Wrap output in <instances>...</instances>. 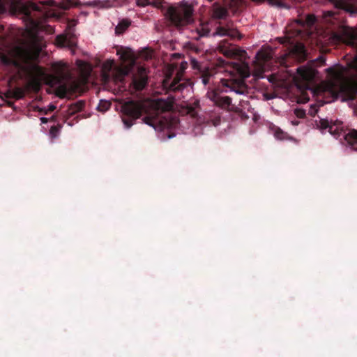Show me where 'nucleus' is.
Wrapping results in <instances>:
<instances>
[{
	"mask_svg": "<svg viewBox=\"0 0 357 357\" xmlns=\"http://www.w3.org/2000/svg\"><path fill=\"white\" fill-rule=\"evenodd\" d=\"M38 57V52L23 46H16L8 53L0 52V61L13 70V74L7 79L9 89L4 93L6 98L20 99L24 97V92L22 89L13 88L20 79L26 81L29 86L34 91L40 89L45 72L35 63Z\"/></svg>",
	"mask_w": 357,
	"mask_h": 357,
	"instance_id": "obj_1",
	"label": "nucleus"
},
{
	"mask_svg": "<svg viewBox=\"0 0 357 357\" xmlns=\"http://www.w3.org/2000/svg\"><path fill=\"white\" fill-rule=\"evenodd\" d=\"M329 80L321 86V94L327 98L326 102H331L337 99L340 95L351 93L350 98H354L357 93V86L347 77V68L337 65L326 70Z\"/></svg>",
	"mask_w": 357,
	"mask_h": 357,
	"instance_id": "obj_2",
	"label": "nucleus"
},
{
	"mask_svg": "<svg viewBox=\"0 0 357 357\" xmlns=\"http://www.w3.org/2000/svg\"><path fill=\"white\" fill-rule=\"evenodd\" d=\"M219 64L226 68L230 78L222 79V86L225 88L222 92L234 91L237 94H244L248 91L245 79L250 77V69L248 63L239 61L238 62H225L223 59L218 60Z\"/></svg>",
	"mask_w": 357,
	"mask_h": 357,
	"instance_id": "obj_3",
	"label": "nucleus"
},
{
	"mask_svg": "<svg viewBox=\"0 0 357 357\" xmlns=\"http://www.w3.org/2000/svg\"><path fill=\"white\" fill-rule=\"evenodd\" d=\"M194 9L191 4L182 1L168 8L166 17L172 26L181 29L193 22Z\"/></svg>",
	"mask_w": 357,
	"mask_h": 357,
	"instance_id": "obj_4",
	"label": "nucleus"
},
{
	"mask_svg": "<svg viewBox=\"0 0 357 357\" xmlns=\"http://www.w3.org/2000/svg\"><path fill=\"white\" fill-rule=\"evenodd\" d=\"M149 108L142 101L129 100L121 106V119L126 128H130L134 122L144 114H148Z\"/></svg>",
	"mask_w": 357,
	"mask_h": 357,
	"instance_id": "obj_5",
	"label": "nucleus"
},
{
	"mask_svg": "<svg viewBox=\"0 0 357 357\" xmlns=\"http://www.w3.org/2000/svg\"><path fill=\"white\" fill-rule=\"evenodd\" d=\"M318 126L321 130L328 129V132L338 139L342 137L347 144L354 151H357V130H351L346 133L342 128V123H332L327 119H321Z\"/></svg>",
	"mask_w": 357,
	"mask_h": 357,
	"instance_id": "obj_6",
	"label": "nucleus"
},
{
	"mask_svg": "<svg viewBox=\"0 0 357 357\" xmlns=\"http://www.w3.org/2000/svg\"><path fill=\"white\" fill-rule=\"evenodd\" d=\"M294 58L299 62H303L307 59V51L305 47L302 43L295 44L288 54H284L280 57L281 65L288 66V59Z\"/></svg>",
	"mask_w": 357,
	"mask_h": 357,
	"instance_id": "obj_7",
	"label": "nucleus"
},
{
	"mask_svg": "<svg viewBox=\"0 0 357 357\" xmlns=\"http://www.w3.org/2000/svg\"><path fill=\"white\" fill-rule=\"evenodd\" d=\"M190 84L189 81L183 79L181 73H178L172 81L169 77H166L162 82V86L167 93L181 92Z\"/></svg>",
	"mask_w": 357,
	"mask_h": 357,
	"instance_id": "obj_8",
	"label": "nucleus"
},
{
	"mask_svg": "<svg viewBox=\"0 0 357 357\" xmlns=\"http://www.w3.org/2000/svg\"><path fill=\"white\" fill-rule=\"evenodd\" d=\"M213 35L220 36H229L231 38L241 39L243 35L237 30L234 23L231 20L220 22Z\"/></svg>",
	"mask_w": 357,
	"mask_h": 357,
	"instance_id": "obj_9",
	"label": "nucleus"
},
{
	"mask_svg": "<svg viewBox=\"0 0 357 357\" xmlns=\"http://www.w3.org/2000/svg\"><path fill=\"white\" fill-rule=\"evenodd\" d=\"M81 89L79 82L75 80H69L62 83L56 89V95L61 98H70L79 92Z\"/></svg>",
	"mask_w": 357,
	"mask_h": 357,
	"instance_id": "obj_10",
	"label": "nucleus"
},
{
	"mask_svg": "<svg viewBox=\"0 0 357 357\" xmlns=\"http://www.w3.org/2000/svg\"><path fill=\"white\" fill-rule=\"evenodd\" d=\"M334 38L339 42L354 45L357 40V34L353 29L343 26L334 34Z\"/></svg>",
	"mask_w": 357,
	"mask_h": 357,
	"instance_id": "obj_11",
	"label": "nucleus"
},
{
	"mask_svg": "<svg viewBox=\"0 0 357 357\" xmlns=\"http://www.w3.org/2000/svg\"><path fill=\"white\" fill-rule=\"evenodd\" d=\"M147 80L146 69L140 67L137 69V73L132 75L130 86L135 91H142L147 84Z\"/></svg>",
	"mask_w": 357,
	"mask_h": 357,
	"instance_id": "obj_12",
	"label": "nucleus"
},
{
	"mask_svg": "<svg viewBox=\"0 0 357 357\" xmlns=\"http://www.w3.org/2000/svg\"><path fill=\"white\" fill-rule=\"evenodd\" d=\"M218 50L227 58L242 56V53H245V51L241 52L236 47H233L231 44L229 43L226 40H222L219 43Z\"/></svg>",
	"mask_w": 357,
	"mask_h": 357,
	"instance_id": "obj_13",
	"label": "nucleus"
},
{
	"mask_svg": "<svg viewBox=\"0 0 357 357\" xmlns=\"http://www.w3.org/2000/svg\"><path fill=\"white\" fill-rule=\"evenodd\" d=\"M56 43L60 47L73 48L77 45L76 36L73 32L66 35H59L56 38Z\"/></svg>",
	"mask_w": 357,
	"mask_h": 357,
	"instance_id": "obj_14",
	"label": "nucleus"
},
{
	"mask_svg": "<svg viewBox=\"0 0 357 357\" xmlns=\"http://www.w3.org/2000/svg\"><path fill=\"white\" fill-rule=\"evenodd\" d=\"M297 73L303 82L310 83L315 79L317 71L312 68L301 66L297 68Z\"/></svg>",
	"mask_w": 357,
	"mask_h": 357,
	"instance_id": "obj_15",
	"label": "nucleus"
},
{
	"mask_svg": "<svg viewBox=\"0 0 357 357\" xmlns=\"http://www.w3.org/2000/svg\"><path fill=\"white\" fill-rule=\"evenodd\" d=\"M211 100L214 104L222 109H228L231 105V98L229 96H222L215 91L211 95Z\"/></svg>",
	"mask_w": 357,
	"mask_h": 357,
	"instance_id": "obj_16",
	"label": "nucleus"
},
{
	"mask_svg": "<svg viewBox=\"0 0 357 357\" xmlns=\"http://www.w3.org/2000/svg\"><path fill=\"white\" fill-rule=\"evenodd\" d=\"M332 1L335 7L340 9L344 10L345 11L351 14L357 13V8L353 6L350 0H330Z\"/></svg>",
	"mask_w": 357,
	"mask_h": 357,
	"instance_id": "obj_17",
	"label": "nucleus"
},
{
	"mask_svg": "<svg viewBox=\"0 0 357 357\" xmlns=\"http://www.w3.org/2000/svg\"><path fill=\"white\" fill-rule=\"evenodd\" d=\"M228 15V10L217 3L213 7V16L218 19H225Z\"/></svg>",
	"mask_w": 357,
	"mask_h": 357,
	"instance_id": "obj_18",
	"label": "nucleus"
},
{
	"mask_svg": "<svg viewBox=\"0 0 357 357\" xmlns=\"http://www.w3.org/2000/svg\"><path fill=\"white\" fill-rule=\"evenodd\" d=\"M256 57L259 62H260L261 64H265L266 63L270 61L272 59V51L260 50L257 53Z\"/></svg>",
	"mask_w": 357,
	"mask_h": 357,
	"instance_id": "obj_19",
	"label": "nucleus"
},
{
	"mask_svg": "<svg viewBox=\"0 0 357 357\" xmlns=\"http://www.w3.org/2000/svg\"><path fill=\"white\" fill-rule=\"evenodd\" d=\"M130 24L131 21L129 19H122L115 27V34L119 36L123 33Z\"/></svg>",
	"mask_w": 357,
	"mask_h": 357,
	"instance_id": "obj_20",
	"label": "nucleus"
},
{
	"mask_svg": "<svg viewBox=\"0 0 357 357\" xmlns=\"http://www.w3.org/2000/svg\"><path fill=\"white\" fill-rule=\"evenodd\" d=\"M142 121L144 123L154 128L155 129H156L158 126L161 123V121L158 115L151 116L149 114L144 117Z\"/></svg>",
	"mask_w": 357,
	"mask_h": 357,
	"instance_id": "obj_21",
	"label": "nucleus"
},
{
	"mask_svg": "<svg viewBox=\"0 0 357 357\" xmlns=\"http://www.w3.org/2000/svg\"><path fill=\"white\" fill-rule=\"evenodd\" d=\"M253 1L259 2V3L267 1L268 3V4L273 6H276L278 8H287L286 4L284 2H282V0H253Z\"/></svg>",
	"mask_w": 357,
	"mask_h": 357,
	"instance_id": "obj_22",
	"label": "nucleus"
},
{
	"mask_svg": "<svg viewBox=\"0 0 357 357\" xmlns=\"http://www.w3.org/2000/svg\"><path fill=\"white\" fill-rule=\"evenodd\" d=\"M316 22V17L314 15H307L305 17V22L298 20V22L301 25L304 26L306 24L308 26H312Z\"/></svg>",
	"mask_w": 357,
	"mask_h": 357,
	"instance_id": "obj_23",
	"label": "nucleus"
},
{
	"mask_svg": "<svg viewBox=\"0 0 357 357\" xmlns=\"http://www.w3.org/2000/svg\"><path fill=\"white\" fill-rule=\"evenodd\" d=\"M197 31L200 37L206 36L210 32V29L206 24H200L199 26L197 28Z\"/></svg>",
	"mask_w": 357,
	"mask_h": 357,
	"instance_id": "obj_24",
	"label": "nucleus"
},
{
	"mask_svg": "<svg viewBox=\"0 0 357 357\" xmlns=\"http://www.w3.org/2000/svg\"><path fill=\"white\" fill-rule=\"evenodd\" d=\"M111 105L112 104L110 102L105 100H101L98 105L97 109L99 111L104 112L105 111H107L111 107Z\"/></svg>",
	"mask_w": 357,
	"mask_h": 357,
	"instance_id": "obj_25",
	"label": "nucleus"
},
{
	"mask_svg": "<svg viewBox=\"0 0 357 357\" xmlns=\"http://www.w3.org/2000/svg\"><path fill=\"white\" fill-rule=\"evenodd\" d=\"M116 0H103V1H98V5L104 8H111L112 6H115V2Z\"/></svg>",
	"mask_w": 357,
	"mask_h": 357,
	"instance_id": "obj_26",
	"label": "nucleus"
},
{
	"mask_svg": "<svg viewBox=\"0 0 357 357\" xmlns=\"http://www.w3.org/2000/svg\"><path fill=\"white\" fill-rule=\"evenodd\" d=\"M85 106V102L82 100H79L75 104L71 105V109L74 112H78L81 111Z\"/></svg>",
	"mask_w": 357,
	"mask_h": 357,
	"instance_id": "obj_27",
	"label": "nucleus"
},
{
	"mask_svg": "<svg viewBox=\"0 0 357 357\" xmlns=\"http://www.w3.org/2000/svg\"><path fill=\"white\" fill-rule=\"evenodd\" d=\"M61 128V125H58V126H51L50 128V135L52 138H55L58 136L59 133V131Z\"/></svg>",
	"mask_w": 357,
	"mask_h": 357,
	"instance_id": "obj_28",
	"label": "nucleus"
},
{
	"mask_svg": "<svg viewBox=\"0 0 357 357\" xmlns=\"http://www.w3.org/2000/svg\"><path fill=\"white\" fill-rule=\"evenodd\" d=\"M160 0H136V3L139 6H145L152 3H159Z\"/></svg>",
	"mask_w": 357,
	"mask_h": 357,
	"instance_id": "obj_29",
	"label": "nucleus"
},
{
	"mask_svg": "<svg viewBox=\"0 0 357 357\" xmlns=\"http://www.w3.org/2000/svg\"><path fill=\"white\" fill-rule=\"evenodd\" d=\"M121 59L124 61H130L132 60V61H133V59H132V56L131 55V54L128 52V51H124L121 55Z\"/></svg>",
	"mask_w": 357,
	"mask_h": 357,
	"instance_id": "obj_30",
	"label": "nucleus"
},
{
	"mask_svg": "<svg viewBox=\"0 0 357 357\" xmlns=\"http://www.w3.org/2000/svg\"><path fill=\"white\" fill-rule=\"evenodd\" d=\"M211 75L209 73H204L202 76V82L204 86L209 83Z\"/></svg>",
	"mask_w": 357,
	"mask_h": 357,
	"instance_id": "obj_31",
	"label": "nucleus"
},
{
	"mask_svg": "<svg viewBox=\"0 0 357 357\" xmlns=\"http://www.w3.org/2000/svg\"><path fill=\"white\" fill-rule=\"evenodd\" d=\"M285 135L286 134L283 131H282L280 129H278L275 132V136L278 139H281V140L284 139Z\"/></svg>",
	"mask_w": 357,
	"mask_h": 357,
	"instance_id": "obj_32",
	"label": "nucleus"
},
{
	"mask_svg": "<svg viewBox=\"0 0 357 357\" xmlns=\"http://www.w3.org/2000/svg\"><path fill=\"white\" fill-rule=\"evenodd\" d=\"M295 114L298 118H303L305 116V112L301 109H296L294 111Z\"/></svg>",
	"mask_w": 357,
	"mask_h": 357,
	"instance_id": "obj_33",
	"label": "nucleus"
},
{
	"mask_svg": "<svg viewBox=\"0 0 357 357\" xmlns=\"http://www.w3.org/2000/svg\"><path fill=\"white\" fill-rule=\"evenodd\" d=\"M40 121L43 123H46L49 121H55V118L54 116H52L50 119H48V118H45V117H42L40 118Z\"/></svg>",
	"mask_w": 357,
	"mask_h": 357,
	"instance_id": "obj_34",
	"label": "nucleus"
},
{
	"mask_svg": "<svg viewBox=\"0 0 357 357\" xmlns=\"http://www.w3.org/2000/svg\"><path fill=\"white\" fill-rule=\"evenodd\" d=\"M55 109H56V106H54V105H50L48 106L47 110L44 112V114H47L48 112H52L54 111Z\"/></svg>",
	"mask_w": 357,
	"mask_h": 357,
	"instance_id": "obj_35",
	"label": "nucleus"
},
{
	"mask_svg": "<svg viewBox=\"0 0 357 357\" xmlns=\"http://www.w3.org/2000/svg\"><path fill=\"white\" fill-rule=\"evenodd\" d=\"M75 24H76V22H75V21H73V22H70V23L69 24V25H68L69 29L71 30V29H72V27H73V26H75Z\"/></svg>",
	"mask_w": 357,
	"mask_h": 357,
	"instance_id": "obj_36",
	"label": "nucleus"
},
{
	"mask_svg": "<svg viewBox=\"0 0 357 357\" xmlns=\"http://www.w3.org/2000/svg\"><path fill=\"white\" fill-rule=\"evenodd\" d=\"M4 30V26L3 24H0V33Z\"/></svg>",
	"mask_w": 357,
	"mask_h": 357,
	"instance_id": "obj_37",
	"label": "nucleus"
},
{
	"mask_svg": "<svg viewBox=\"0 0 357 357\" xmlns=\"http://www.w3.org/2000/svg\"><path fill=\"white\" fill-rule=\"evenodd\" d=\"M292 123H293L294 125H298V121H293Z\"/></svg>",
	"mask_w": 357,
	"mask_h": 357,
	"instance_id": "obj_38",
	"label": "nucleus"
},
{
	"mask_svg": "<svg viewBox=\"0 0 357 357\" xmlns=\"http://www.w3.org/2000/svg\"><path fill=\"white\" fill-rule=\"evenodd\" d=\"M320 59H321V61H322L323 63H324V62H325V60H324V59L323 57H320Z\"/></svg>",
	"mask_w": 357,
	"mask_h": 357,
	"instance_id": "obj_39",
	"label": "nucleus"
},
{
	"mask_svg": "<svg viewBox=\"0 0 357 357\" xmlns=\"http://www.w3.org/2000/svg\"><path fill=\"white\" fill-rule=\"evenodd\" d=\"M173 137H174V135H169V138H172Z\"/></svg>",
	"mask_w": 357,
	"mask_h": 357,
	"instance_id": "obj_40",
	"label": "nucleus"
}]
</instances>
